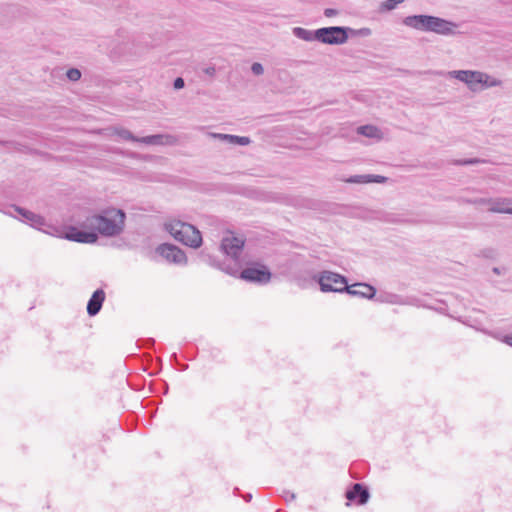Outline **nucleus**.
I'll list each match as a JSON object with an SVG mask.
<instances>
[{
  "mask_svg": "<svg viewBox=\"0 0 512 512\" xmlns=\"http://www.w3.org/2000/svg\"><path fill=\"white\" fill-rule=\"evenodd\" d=\"M125 220L126 214L122 209L110 207L98 214L87 216L81 226L105 237H115L124 231Z\"/></svg>",
  "mask_w": 512,
  "mask_h": 512,
  "instance_id": "f257e3e1",
  "label": "nucleus"
},
{
  "mask_svg": "<svg viewBox=\"0 0 512 512\" xmlns=\"http://www.w3.org/2000/svg\"><path fill=\"white\" fill-rule=\"evenodd\" d=\"M407 27L424 32H433L443 36L459 34V24L432 15H411L403 20Z\"/></svg>",
  "mask_w": 512,
  "mask_h": 512,
  "instance_id": "f03ea898",
  "label": "nucleus"
},
{
  "mask_svg": "<svg viewBox=\"0 0 512 512\" xmlns=\"http://www.w3.org/2000/svg\"><path fill=\"white\" fill-rule=\"evenodd\" d=\"M165 229L175 240L191 248H198L202 244V236L200 231L192 224L172 220L165 223Z\"/></svg>",
  "mask_w": 512,
  "mask_h": 512,
  "instance_id": "7ed1b4c3",
  "label": "nucleus"
},
{
  "mask_svg": "<svg viewBox=\"0 0 512 512\" xmlns=\"http://www.w3.org/2000/svg\"><path fill=\"white\" fill-rule=\"evenodd\" d=\"M313 279L319 284L322 292H346L352 294V285H348L347 279L332 271H322L314 275Z\"/></svg>",
  "mask_w": 512,
  "mask_h": 512,
  "instance_id": "20e7f679",
  "label": "nucleus"
},
{
  "mask_svg": "<svg viewBox=\"0 0 512 512\" xmlns=\"http://www.w3.org/2000/svg\"><path fill=\"white\" fill-rule=\"evenodd\" d=\"M350 31H352L351 28L341 26L319 28L316 30V41L329 45H341L349 39Z\"/></svg>",
  "mask_w": 512,
  "mask_h": 512,
  "instance_id": "39448f33",
  "label": "nucleus"
},
{
  "mask_svg": "<svg viewBox=\"0 0 512 512\" xmlns=\"http://www.w3.org/2000/svg\"><path fill=\"white\" fill-rule=\"evenodd\" d=\"M240 278L248 282L266 284L271 279V273L266 268V266L261 264H253L241 271Z\"/></svg>",
  "mask_w": 512,
  "mask_h": 512,
  "instance_id": "423d86ee",
  "label": "nucleus"
},
{
  "mask_svg": "<svg viewBox=\"0 0 512 512\" xmlns=\"http://www.w3.org/2000/svg\"><path fill=\"white\" fill-rule=\"evenodd\" d=\"M244 247V240L230 234L221 241L220 248L224 254L237 261Z\"/></svg>",
  "mask_w": 512,
  "mask_h": 512,
  "instance_id": "0eeeda50",
  "label": "nucleus"
},
{
  "mask_svg": "<svg viewBox=\"0 0 512 512\" xmlns=\"http://www.w3.org/2000/svg\"><path fill=\"white\" fill-rule=\"evenodd\" d=\"M159 254L168 262L186 264L187 257L183 250L172 244H162L158 247Z\"/></svg>",
  "mask_w": 512,
  "mask_h": 512,
  "instance_id": "6e6552de",
  "label": "nucleus"
},
{
  "mask_svg": "<svg viewBox=\"0 0 512 512\" xmlns=\"http://www.w3.org/2000/svg\"><path fill=\"white\" fill-rule=\"evenodd\" d=\"M448 76L464 82L472 91L478 90V82H476V79H478L477 77H482L480 71L472 70H453L448 72Z\"/></svg>",
  "mask_w": 512,
  "mask_h": 512,
  "instance_id": "1a4fd4ad",
  "label": "nucleus"
},
{
  "mask_svg": "<svg viewBox=\"0 0 512 512\" xmlns=\"http://www.w3.org/2000/svg\"><path fill=\"white\" fill-rule=\"evenodd\" d=\"M65 238L78 243H95L98 240V234L94 230L83 231L77 227H69Z\"/></svg>",
  "mask_w": 512,
  "mask_h": 512,
  "instance_id": "9d476101",
  "label": "nucleus"
},
{
  "mask_svg": "<svg viewBox=\"0 0 512 512\" xmlns=\"http://www.w3.org/2000/svg\"><path fill=\"white\" fill-rule=\"evenodd\" d=\"M511 198H491L488 210L493 213H504L512 215Z\"/></svg>",
  "mask_w": 512,
  "mask_h": 512,
  "instance_id": "9b49d317",
  "label": "nucleus"
},
{
  "mask_svg": "<svg viewBox=\"0 0 512 512\" xmlns=\"http://www.w3.org/2000/svg\"><path fill=\"white\" fill-rule=\"evenodd\" d=\"M105 300V292L102 289H97L92 294L87 303V313L90 316H95L99 313Z\"/></svg>",
  "mask_w": 512,
  "mask_h": 512,
  "instance_id": "f8f14e48",
  "label": "nucleus"
},
{
  "mask_svg": "<svg viewBox=\"0 0 512 512\" xmlns=\"http://www.w3.org/2000/svg\"><path fill=\"white\" fill-rule=\"evenodd\" d=\"M14 209L24 218L25 222L29 223L31 226L39 228L45 225V219L41 215L18 206H14Z\"/></svg>",
  "mask_w": 512,
  "mask_h": 512,
  "instance_id": "ddd939ff",
  "label": "nucleus"
},
{
  "mask_svg": "<svg viewBox=\"0 0 512 512\" xmlns=\"http://www.w3.org/2000/svg\"><path fill=\"white\" fill-rule=\"evenodd\" d=\"M211 136L215 139H218V140L228 143L230 145L246 146L251 143V139L246 136H237V135L222 134V133H213V134H211Z\"/></svg>",
  "mask_w": 512,
  "mask_h": 512,
  "instance_id": "4468645a",
  "label": "nucleus"
},
{
  "mask_svg": "<svg viewBox=\"0 0 512 512\" xmlns=\"http://www.w3.org/2000/svg\"><path fill=\"white\" fill-rule=\"evenodd\" d=\"M376 294V289L366 283L354 282V297H362L366 299H372Z\"/></svg>",
  "mask_w": 512,
  "mask_h": 512,
  "instance_id": "2eb2a0df",
  "label": "nucleus"
},
{
  "mask_svg": "<svg viewBox=\"0 0 512 512\" xmlns=\"http://www.w3.org/2000/svg\"><path fill=\"white\" fill-rule=\"evenodd\" d=\"M357 133L367 138L375 139L377 141L383 138L381 130L374 125H364L357 128Z\"/></svg>",
  "mask_w": 512,
  "mask_h": 512,
  "instance_id": "dca6fc26",
  "label": "nucleus"
},
{
  "mask_svg": "<svg viewBox=\"0 0 512 512\" xmlns=\"http://www.w3.org/2000/svg\"><path fill=\"white\" fill-rule=\"evenodd\" d=\"M388 180L387 177L381 175L364 174L354 175V183L366 184V183H385Z\"/></svg>",
  "mask_w": 512,
  "mask_h": 512,
  "instance_id": "f3484780",
  "label": "nucleus"
},
{
  "mask_svg": "<svg viewBox=\"0 0 512 512\" xmlns=\"http://www.w3.org/2000/svg\"><path fill=\"white\" fill-rule=\"evenodd\" d=\"M172 136L170 135H162V134H156V135H150L140 138V143H144L147 145H163L169 143V139H171Z\"/></svg>",
  "mask_w": 512,
  "mask_h": 512,
  "instance_id": "a211bd4d",
  "label": "nucleus"
},
{
  "mask_svg": "<svg viewBox=\"0 0 512 512\" xmlns=\"http://www.w3.org/2000/svg\"><path fill=\"white\" fill-rule=\"evenodd\" d=\"M369 497V491L365 486L359 483H354V501H356L360 505H363L367 503Z\"/></svg>",
  "mask_w": 512,
  "mask_h": 512,
  "instance_id": "6ab92c4d",
  "label": "nucleus"
},
{
  "mask_svg": "<svg viewBox=\"0 0 512 512\" xmlns=\"http://www.w3.org/2000/svg\"><path fill=\"white\" fill-rule=\"evenodd\" d=\"M292 33L298 39H301V40H304L307 42L316 40V30L311 31V30H308V29H305L302 27H294L292 29Z\"/></svg>",
  "mask_w": 512,
  "mask_h": 512,
  "instance_id": "aec40b11",
  "label": "nucleus"
},
{
  "mask_svg": "<svg viewBox=\"0 0 512 512\" xmlns=\"http://www.w3.org/2000/svg\"><path fill=\"white\" fill-rule=\"evenodd\" d=\"M480 75L482 77L481 78L477 77L478 79H476V82H478V85L480 84L485 88L496 87V86L501 85V81L499 79L492 78L491 76H489L488 74H486L484 72H480Z\"/></svg>",
  "mask_w": 512,
  "mask_h": 512,
  "instance_id": "412c9836",
  "label": "nucleus"
},
{
  "mask_svg": "<svg viewBox=\"0 0 512 512\" xmlns=\"http://www.w3.org/2000/svg\"><path fill=\"white\" fill-rule=\"evenodd\" d=\"M113 133L115 135L119 136L120 138H122L124 140H127V141H132V142H139L140 141L139 137L134 136L128 129H125V128H122V127H114L113 128Z\"/></svg>",
  "mask_w": 512,
  "mask_h": 512,
  "instance_id": "4be33fe9",
  "label": "nucleus"
},
{
  "mask_svg": "<svg viewBox=\"0 0 512 512\" xmlns=\"http://www.w3.org/2000/svg\"><path fill=\"white\" fill-rule=\"evenodd\" d=\"M377 301L391 303V304H404V302L400 299V297L395 294L380 295L377 298Z\"/></svg>",
  "mask_w": 512,
  "mask_h": 512,
  "instance_id": "5701e85b",
  "label": "nucleus"
},
{
  "mask_svg": "<svg viewBox=\"0 0 512 512\" xmlns=\"http://www.w3.org/2000/svg\"><path fill=\"white\" fill-rule=\"evenodd\" d=\"M405 0H386L384 2L381 3L380 5V10L381 11H391L393 10L394 8H396V6L398 4H401L403 3Z\"/></svg>",
  "mask_w": 512,
  "mask_h": 512,
  "instance_id": "b1692460",
  "label": "nucleus"
},
{
  "mask_svg": "<svg viewBox=\"0 0 512 512\" xmlns=\"http://www.w3.org/2000/svg\"><path fill=\"white\" fill-rule=\"evenodd\" d=\"M491 198H476V199H462L464 203L474 204V205H487L489 207V201Z\"/></svg>",
  "mask_w": 512,
  "mask_h": 512,
  "instance_id": "393cba45",
  "label": "nucleus"
},
{
  "mask_svg": "<svg viewBox=\"0 0 512 512\" xmlns=\"http://www.w3.org/2000/svg\"><path fill=\"white\" fill-rule=\"evenodd\" d=\"M66 76L70 81H78L81 78V71L77 68H70Z\"/></svg>",
  "mask_w": 512,
  "mask_h": 512,
  "instance_id": "a878e982",
  "label": "nucleus"
},
{
  "mask_svg": "<svg viewBox=\"0 0 512 512\" xmlns=\"http://www.w3.org/2000/svg\"><path fill=\"white\" fill-rule=\"evenodd\" d=\"M485 160H481L478 158H472V159H465V160H458L456 161L457 165H473V164H479L484 163Z\"/></svg>",
  "mask_w": 512,
  "mask_h": 512,
  "instance_id": "bb28decb",
  "label": "nucleus"
},
{
  "mask_svg": "<svg viewBox=\"0 0 512 512\" xmlns=\"http://www.w3.org/2000/svg\"><path fill=\"white\" fill-rule=\"evenodd\" d=\"M251 71H252L253 74L259 76V75H262L264 73V68H263L261 63L255 62L251 66Z\"/></svg>",
  "mask_w": 512,
  "mask_h": 512,
  "instance_id": "cd10ccee",
  "label": "nucleus"
},
{
  "mask_svg": "<svg viewBox=\"0 0 512 512\" xmlns=\"http://www.w3.org/2000/svg\"><path fill=\"white\" fill-rule=\"evenodd\" d=\"M285 501H294L296 499V494L294 492H290L288 490H284L282 494Z\"/></svg>",
  "mask_w": 512,
  "mask_h": 512,
  "instance_id": "c85d7f7f",
  "label": "nucleus"
},
{
  "mask_svg": "<svg viewBox=\"0 0 512 512\" xmlns=\"http://www.w3.org/2000/svg\"><path fill=\"white\" fill-rule=\"evenodd\" d=\"M203 72L209 77H214L216 74V68L214 66H209L203 69Z\"/></svg>",
  "mask_w": 512,
  "mask_h": 512,
  "instance_id": "c756f323",
  "label": "nucleus"
},
{
  "mask_svg": "<svg viewBox=\"0 0 512 512\" xmlns=\"http://www.w3.org/2000/svg\"><path fill=\"white\" fill-rule=\"evenodd\" d=\"M173 85H174L175 89H182L184 87V85H185V82H184L183 78L178 77V78H176L174 80V84Z\"/></svg>",
  "mask_w": 512,
  "mask_h": 512,
  "instance_id": "7c9ffc66",
  "label": "nucleus"
},
{
  "mask_svg": "<svg viewBox=\"0 0 512 512\" xmlns=\"http://www.w3.org/2000/svg\"><path fill=\"white\" fill-rule=\"evenodd\" d=\"M345 497L348 500L346 505L349 506L350 503L352 502V486L347 487L346 492H345Z\"/></svg>",
  "mask_w": 512,
  "mask_h": 512,
  "instance_id": "2f4dec72",
  "label": "nucleus"
},
{
  "mask_svg": "<svg viewBox=\"0 0 512 512\" xmlns=\"http://www.w3.org/2000/svg\"><path fill=\"white\" fill-rule=\"evenodd\" d=\"M338 14V11L336 9H333V8H326L324 10V15L326 17H333V16H336Z\"/></svg>",
  "mask_w": 512,
  "mask_h": 512,
  "instance_id": "473e14b6",
  "label": "nucleus"
},
{
  "mask_svg": "<svg viewBox=\"0 0 512 512\" xmlns=\"http://www.w3.org/2000/svg\"><path fill=\"white\" fill-rule=\"evenodd\" d=\"M369 34H370V29H368V28L359 29V30L354 29V36H356V35L367 36Z\"/></svg>",
  "mask_w": 512,
  "mask_h": 512,
  "instance_id": "72a5a7b5",
  "label": "nucleus"
},
{
  "mask_svg": "<svg viewBox=\"0 0 512 512\" xmlns=\"http://www.w3.org/2000/svg\"><path fill=\"white\" fill-rule=\"evenodd\" d=\"M504 343L508 344L509 346H512V333L509 335L504 336L503 340Z\"/></svg>",
  "mask_w": 512,
  "mask_h": 512,
  "instance_id": "f704fd0d",
  "label": "nucleus"
},
{
  "mask_svg": "<svg viewBox=\"0 0 512 512\" xmlns=\"http://www.w3.org/2000/svg\"><path fill=\"white\" fill-rule=\"evenodd\" d=\"M244 500L246 502H249L251 499H252V495L250 493L246 494L245 496H243Z\"/></svg>",
  "mask_w": 512,
  "mask_h": 512,
  "instance_id": "c9c22d12",
  "label": "nucleus"
},
{
  "mask_svg": "<svg viewBox=\"0 0 512 512\" xmlns=\"http://www.w3.org/2000/svg\"><path fill=\"white\" fill-rule=\"evenodd\" d=\"M222 270H225L228 274H233L234 273V269L232 268H223L221 267Z\"/></svg>",
  "mask_w": 512,
  "mask_h": 512,
  "instance_id": "e433bc0d",
  "label": "nucleus"
},
{
  "mask_svg": "<svg viewBox=\"0 0 512 512\" xmlns=\"http://www.w3.org/2000/svg\"><path fill=\"white\" fill-rule=\"evenodd\" d=\"M492 271H493V273H495V274H497V275H500V274H501L500 268H498V267H494V268L492 269Z\"/></svg>",
  "mask_w": 512,
  "mask_h": 512,
  "instance_id": "4c0bfd02",
  "label": "nucleus"
},
{
  "mask_svg": "<svg viewBox=\"0 0 512 512\" xmlns=\"http://www.w3.org/2000/svg\"><path fill=\"white\" fill-rule=\"evenodd\" d=\"M348 472L350 475H352V465H350L349 469H348Z\"/></svg>",
  "mask_w": 512,
  "mask_h": 512,
  "instance_id": "58836bf2",
  "label": "nucleus"
},
{
  "mask_svg": "<svg viewBox=\"0 0 512 512\" xmlns=\"http://www.w3.org/2000/svg\"><path fill=\"white\" fill-rule=\"evenodd\" d=\"M346 181L351 183L352 182V178H348Z\"/></svg>",
  "mask_w": 512,
  "mask_h": 512,
  "instance_id": "ea45409f",
  "label": "nucleus"
}]
</instances>
